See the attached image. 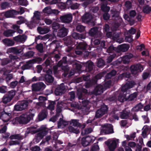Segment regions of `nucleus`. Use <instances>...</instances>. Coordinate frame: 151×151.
<instances>
[{
  "label": "nucleus",
  "mask_w": 151,
  "mask_h": 151,
  "mask_svg": "<svg viewBox=\"0 0 151 151\" xmlns=\"http://www.w3.org/2000/svg\"><path fill=\"white\" fill-rule=\"evenodd\" d=\"M35 113H32L29 114H24L19 117H16L15 119L16 122L21 124H26L33 119Z\"/></svg>",
  "instance_id": "1"
},
{
  "label": "nucleus",
  "mask_w": 151,
  "mask_h": 151,
  "mask_svg": "<svg viewBox=\"0 0 151 151\" xmlns=\"http://www.w3.org/2000/svg\"><path fill=\"white\" fill-rule=\"evenodd\" d=\"M28 103L27 100H23L19 102L14 107V109L17 111H22L27 109Z\"/></svg>",
  "instance_id": "2"
},
{
  "label": "nucleus",
  "mask_w": 151,
  "mask_h": 151,
  "mask_svg": "<svg viewBox=\"0 0 151 151\" xmlns=\"http://www.w3.org/2000/svg\"><path fill=\"white\" fill-rule=\"evenodd\" d=\"M130 70L132 74L135 75L143 70V67L140 64L133 65L130 66Z\"/></svg>",
  "instance_id": "3"
},
{
  "label": "nucleus",
  "mask_w": 151,
  "mask_h": 151,
  "mask_svg": "<svg viewBox=\"0 0 151 151\" xmlns=\"http://www.w3.org/2000/svg\"><path fill=\"white\" fill-rule=\"evenodd\" d=\"M101 132L105 134H109L114 133L113 126L111 124H106L102 126Z\"/></svg>",
  "instance_id": "4"
},
{
  "label": "nucleus",
  "mask_w": 151,
  "mask_h": 151,
  "mask_svg": "<svg viewBox=\"0 0 151 151\" xmlns=\"http://www.w3.org/2000/svg\"><path fill=\"white\" fill-rule=\"evenodd\" d=\"M108 111V108L107 106L105 105H103L100 109L97 110L96 112L95 117L97 118H100L106 114Z\"/></svg>",
  "instance_id": "5"
},
{
  "label": "nucleus",
  "mask_w": 151,
  "mask_h": 151,
  "mask_svg": "<svg viewBox=\"0 0 151 151\" xmlns=\"http://www.w3.org/2000/svg\"><path fill=\"white\" fill-rule=\"evenodd\" d=\"M118 139H109L105 142V144L108 146L110 151H114L117 147V142Z\"/></svg>",
  "instance_id": "6"
},
{
  "label": "nucleus",
  "mask_w": 151,
  "mask_h": 151,
  "mask_svg": "<svg viewBox=\"0 0 151 151\" xmlns=\"http://www.w3.org/2000/svg\"><path fill=\"white\" fill-rule=\"evenodd\" d=\"M94 137L90 136L84 137L82 138L81 139V144L84 147H86L91 143H93Z\"/></svg>",
  "instance_id": "7"
},
{
  "label": "nucleus",
  "mask_w": 151,
  "mask_h": 151,
  "mask_svg": "<svg viewBox=\"0 0 151 151\" xmlns=\"http://www.w3.org/2000/svg\"><path fill=\"white\" fill-rule=\"evenodd\" d=\"M72 18V15L71 14H68L61 16L60 19L62 22L69 24L71 22Z\"/></svg>",
  "instance_id": "8"
},
{
  "label": "nucleus",
  "mask_w": 151,
  "mask_h": 151,
  "mask_svg": "<svg viewBox=\"0 0 151 151\" xmlns=\"http://www.w3.org/2000/svg\"><path fill=\"white\" fill-rule=\"evenodd\" d=\"M45 85L42 82H39L32 84V91H38L44 89Z\"/></svg>",
  "instance_id": "9"
},
{
  "label": "nucleus",
  "mask_w": 151,
  "mask_h": 151,
  "mask_svg": "<svg viewBox=\"0 0 151 151\" xmlns=\"http://www.w3.org/2000/svg\"><path fill=\"white\" fill-rule=\"evenodd\" d=\"M23 51V48L22 47H12L7 49V53H13L14 54L18 55L21 53Z\"/></svg>",
  "instance_id": "10"
},
{
  "label": "nucleus",
  "mask_w": 151,
  "mask_h": 151,
  "mask_svg": "<svg viewBox=\"0 0 151 151\" xmlns=\"http://www.w3.org/2000/svg\"><path fill=\"white\" fill-rule=\"evenodd\" d=\"M41 14V12L38 11H36L34 13L33 17L32 18V22L38 24L40 20Z\"/></svg>",
  "instance_id": "11"
},
{
  "label": "nucleus",
  "mask_w": 151,
  "mask_h": 151,
  "mask_svg": "<svg viewBox=\"0 0 151 151\" xmlns=\"http://www.w3.org/2000/svg\"><path fill=\"white\" fill-rule=\"evenodd\" d=\"M68 31V29L63 27L58 30L57 35L60 37H64L67 35Z\"/></svg>",
  "instance_id": "12"
},
{
  "label": "nucleus",
  "mask_w": 151,
  "mask_h": 151,
  "mask_svg": "<svg viewBox=\"0 0 151 151\" xmlns=\"http://www.w3.org/2000/svg\"><path fill=\"white\" fill-rule=\"evenodd\" d=\"M129 47V45L126 44H123L119 45L117 49H116V52H125L127 51Z\"/></svg>",
  "instance_id": "13"
},
{
  "label": "nucleus",
  "mask_w": 151,
  "mask_h": 151,
  "mask_svg": "<svg viewBox=\"0 0 151 151\" xmlns=\"http://www.w3.org/2000/svg\"><path fill=\"white\" fill-rule=\"evenodd\" d=\"M93 18V16L91 14L86 13L82 16V20L84 22L88 23L91 21Z\"/></svg>",
  "instance_id": "14"
},
{
  "label": "nucleus",
  "mask_w": 151,
  "mask_h": 151,
  "mask_svg": "<svg viewBox=\"0 0 151 151\" xmlns=\"http://www.w3.org/2000/svg\"><path fill=\"white\" fill-rule=\"evenodd\" d=\"M38 32L41 35L45 34L48 33L50 31V29L48 27H38L37 28Z\"/></svg>",
  "instance_id": "15"
},
{
  "label": "nucleus",
  "mask_w": 151,
  "mask_h": 151,
  "mask_svg": "<svg viewBox=\"0 0 151 151\" xmlns=\"http://www.w3.org/2000/svg\"><path fill=\"white\" fill-rule=\"evenodd\" d=\"M65 87L63 84H61L58 87L55 89V93L56 95H59L64 93L65 91Z\"/></svg>",
  "instance_id": "16"
},
{
  "label": "nucleus",
  "mask_w": 151,
  "mask_h": 151,
  "mask_svg": "<svg viewBox=\"0 0 151 151\" xmlns=\"http://www.w3.org/2000/svg\"><path fill=\"white\" fill-rule=\"evenodd\" d=\"M68 124V122L64 120L63 118H60L58 122V128H63Z\"/></svg>",
  "instance_id": "17"
},
{
  "label": "nucleus",
  "mask_w": 151,
  "mask_h": 151,
  "mask_svg": "<svg viewBox=\"0 0 151 151\" xmlns=\"http://www.w3.org/2000/svg\"><path fill=\"white\" fill-rule=\"evenodd\" d=\"M27 36L24 34L19 35L13 38V40L17 42H24L27 39Z\"/></svg>",
  "instance_id": "18"
},
{
  "label": "nucleus",
  "mask_w": 151,
  "mask_h": 151,
  "mask_svg": "<svg viewBox=\"0 0 151 151\" xmlns=\"http://www.w3.org/2000/svg\"><path fill=\"white\" fill-rule=\"evenodd\" d=\"M106 71H103L102 72L99 73L96 76L92 79V83L93 84H96L97 81L98 79H101L104 75L106 73Z\"/></svg>",
  "instance_id": "19"
},
{
  "label": "nucleus",
  "mask_w": 151,
  "mask_h": 151,
  "mask_svg": "<svg viewBox=\"0 0 151 151\" xmlns=\"http://www.w3.org/2000/svg\"><path fill=\"white\" fill-rule=\"evenodd\" d=\"M103 86L99 85L97 86L94 90V93L96 95H99L103 93Z\"/></svg>",
  "instance_id": "20"
},
{
  "label": "nucleus",
  "mask_w": 151,
  "mask_h": 151,
  "mask_svg": "<svg viewBox=\"0 0 151 151\" xmlns=\"http://www.w3.org/2000/svg\"><path fill=\"white\" fill-rule=\"evenodd\" d=\"M17 13L16 11L14 10H10L6 12L4 14V16L7 18L11 17Z\"/></svg>",
  "instance_id": "21"
},
{
  "label": "nucleus",
  "mask_w": 151,
  "mask_h": 151,
  "mask_svg": "<svg viewBox=\"0 0 151 151\" xmlns=\"http://www.w3.org/2000/svg\"><path fill=\"white\" fill-rule=\"evenodd\" d=\"M89 34L90 35L93 36L98 34L100 35V32L98 30L97 27H93L90 30Z\"/></svg>",
  "instance_id": "22"
},
{
  "label": "nucleus",
  "mask_w": 151,
  "mask_h": 151,
  "mask_svg": "<svg viewBox=\"0 0 151 151\" xmlns=\"http://www.w3.org/2000/svg\"><path fill=\"white\" fill-rule=\"evenodd\" d=\"M23 138L24 137L20 134H13L9 137L11 140L17 139L19 140L23 139Z\"/></svg>",
  "instance_id": "23"
},
{
  "label": "nucleus",
  "mask_w": 151,
  "mask_h": 151,
  "mask_svg": "<svg viewBox=\"0 0 151 151\" xmlns=\"http://www.w3.org/2000/svg\"><path fill=\"white\" fill-rule=\"evenodd\" d=\"M33 64L32 63L30 60L27 62L25 64L22 66L21 68L24 70L29 69L32 67Z\"/></svg>",
  "instance_id": "24"
},
{
  "label": "nucleus",
  "mask_w": 151,
  "mask_h": 151,
  "mask_svg": "<svg viewBox=\"0 0 151 151\" xmlns=\"http://www.w3.org/2000/svg\"><path fill=\"white\" fill-rule=\"evenodd\" d=\"M87 47V44L85 42H83L79 43L77 46L76 48L77 49L84 50H86Z\"/></svg>",
  "instance_id": "25"
},
{
  "label": "nucleus",
  "mask_w": 151,
  "mask_h": 151,
  "mask_svg": "<svg viewBox=\"0 0 151 151\" xmlns=\"http://www.w3.org/2000/svg\"><path fill=\"white\" fill-rule=\"evenodd\" d=\"M3 42L5 45L8 46H12L14 44V42L13 40L8 38L3 40Z\"/></svg>",
  "instance_id": "26"
},
{
  "label": "nucleus",
  "mask_w": 151,
  "mask_h": 151,
  "mask_svg": "<svg viewBox=\"0 0 151 151\" xmlns=\"http://www.w3.org/2000/svg\"><path fill=\"white\" fill-rule=\"evenodd\" d=\"M47 112L45 110H42L39 114L38 117L40 121H42L47 116Z\"/></svg>",
  "instance_id": "27"
},
{
  "label": "nucleus",
  "mask_w": 151,
  "mask_h": 151,
  "mask_svg": "<svg viewBox=\"0 0 151 151\" xmlns=\"http://www.w3.org/2000/svg\"><path fill=\"white\" fill-rule=\"evenodd\" d=\"M85 64L86 69H88V71H91L93 70L94 64L91 61L89 60L87 61Z\"/></svg>",
  "instance_id": "28"
},
{
  "label": "nucleus",
  "mask_w": 151,
  "mask_h": 151,
  "mask_svg": "<svg viewBox=\"0 0 151 151\" xmlns=\"http://www.w3.org/2000/svg\"><path fill=\"white\" fill-rule=\"evenodd\" d=\"M15 31L12 29H8L4 31L3 34L4 36L6 37H9L13 36V34Z\"/></svg>",
  "instance_id": "29"
},
{
  "label": "nucleus",
  "mask_w": 151,
  "mask_h": 151,
  "mask_svg": "<svg viewBox=\"0 0 151 151\" xmlns=\"http://www.w3.org/2000/svg\"><path fill=\"white\" fill-rule=\"evenodd\" d=\"M0 118H1L4 122H6L9 120L10 116L9 114H2L1 113H0Z\"/></svg>",
  "instance_id": "30"
},
{
  "label": "nucleus",
  "mask_w": 151,
  "mask_h": 151,
  "mask_svg": "<svg viewBox=\"0 0 151 151\" xmlns=\"http://www.w3.org/2000/svg\"><path fill=\"white\" fill-rule=\"evenodd\" d=\"M50 36L48 34L44 36L39 35L36 37L35 38V41H37L39 40H45L48 39L50 38Z\"/></svg>",
  "instance_id": "31"
},
{
  "label": "nucleus",
  "mask_w": 151,
  "mask_h": 151,
  "mask_svg": "<svg viewBox=\"0 0 151 151\" xmlns=\"http://www.w3.org/2000/svg\"><path fill=\"white\" fill-rule=\"evenodd\" d=\"M79 120L77 119H72L70 122V124L74 127H80L81 124L79 122Z\"/></svg>",
  "instance_id": "32"
},
{
  "label": "nucleus",
  "mask_w": 151,
  "mask_h": 151,
  "mask_svg": "<svg viewBox=\"0 0 151 151\" xmlns=\"http://www.w3.org/2000/svg\"><path fill=\"white\" fill-rule=\"evenodd\" d=\"M12 99L6 94H5L2 98V102L4 104L10 102Z\"/></svg>",
  "instance_id": "33"
},
{
  "label": "nucleus",
  "mask_w": 151,
  "mask_h": 151,
  "mask_svg": "<svg viewBox=\"0 0 151 151\" xmlns=\"http://www.w3.org/2000/svg\"><path fill=\"white\" fill-rule=\"evenodd\" d=\"M131 57V56L129 55H126L122 58V62L124 64L128 63L129 62L130 59Z\"/></svg>",
  "instance_id": "34"
},
{
  "label": "nucleus",
  "mask_w": 151,
  "mask_h": 151,
  "mask_svg": "<svg viewBox=\"0 0 151 151\" xmlns=\"http://www.w3.org/2000/svg\"><path fill=\"white\" fill-rule=\"evenodd\" d=\"M107 2H106L105 3L101 4V9L103 11L107 12L109 11L110 8L109 7L107 6Z\"/></svg>",
  "instance_id": "35"
},
{
  "label": "nucleus",
  "mask_w": 151,
  "mask_h": 151,
  "mask_svg": "<svg viewBox=\"0 0 151 151\" xmlns=\"http://www.w3.org/2000/svg\"><path fill=\"white\" fill-rule=\"evenodd\" d=\"M129 111L125 110L123 111L120 114V117L122 119H126L129 117Z\"/></svg>",
  "instance_id": "36"
},
{
  "label": "nucleus",
  "mask_w": 151,
  "mask_h": 151,
  "mask_svg": "<svg viewBox=\"0 0 151 151\" xmlns=\"http://www.w3.org/2000/svg\"><path fill=\"white\" fill-rule=\"evenodd\" d=\"M142 11L145 14H149L151 12V7L148 5L144 6L143 8Z\"/></svg>",
  "instance_id": "37"
},
{
  "label": "nucleus",
  "mask_w": 151,
  "mask_h": 151,
  "mask_svg": "<svg viewBox=\"0 0 151 151\" xmlns=\"http://www.w3.org/2000/svg\"><path fill=\"white\" fill-rule=\"evenodd\" d=\"M143 107V105L141 103H139L136 106H134L132 110L135 111H138L140 110Z\"/></svg>",
  "instance_id": "38"
},
{
  "label": "nucleus",
  "mask_w": 151,
  "mask_h": 151,
  "mask_svg": "<svg viewBox=\"0 0 151 151\" xmlns=\"http://www.w3.org/2000/svg\"><path fill=\"white\" fill-rule=\"evenodd\" d=\"M92 131V129L91 127H88L82 130L81 134L84 135L91 133Z\"/></svg>",
  "instance_id": "39"
},
{
  "label": "nucleus",
  "mask_w": 151,
  "mask_h": 151,
  "mask_svg": "<svg viewBox=\"0 0 151 151\" xmlns=\"http://www.w3.org/2000/svg\"><path fill=\"white\" fill-rule=\"evenodd\" d=\"M68 129L70 132H73L76 134L79 133V131L78 129H75L72 126H69L68 127Z\"/></svg>",
  "instance_id": "40"
},
{
  "label": "nucleus",
  "mask_w": 151,
  "mask_h": 151,
  "mask_svg": "<svg viewBox=\"0 0 151 151\" xmlns=\"http://www.w3.org/2000/svg\"><path fill=\"white\" fill-rule=\"evenodd\" d=\"M136 133L134 132L133 133L130 135H125V137L128 141L130 140H132L133 139H134L136 137Z\"/></svg>",
  "instance_id": "41"
},
{
  "label": "nucleus",
  "mask_w": 151,
  "mask_h": 151,
  "mask_svg": "<svg viewBox=\"0 0 151 151\" xmlns=\"http://www.w3.org/2000/svg\"><path fill=\"white\" fill-rule=\"evenodd\" d=\"M116 73V71L114 70H112L107 74L106 78L107 79L111 78L112 77L115 76Z\"/></svg>",
  "instance_id": "42"
},
{
  "label": "nucleus",
  "mask_w": 151,
  "mask_h": 151,
  "mask_svg": "<svg viewBox=\"0 0 151 151\" xmlns=\"http://www.w3.org/2000/svg\"><path fill=\"white\" fill-rule=\"evenodd\" d=\"M45 80L48 82L51 83L53 81V78L50 75L46 74L45 76Z\"/></svg>",
  "instance_id": "43"
},
{
  "label": "nucleus",
  "mask_w": 151,
  "mask_h": 151,
  "mask_svg": "<svg viewBox=\"0 0 151 151\" xmlns=\"http://www.w3.org/2000/svg\"><path fill=\"white\" fill-rule=\"evenodd\" d=\"M52 9L50 6H47L45 8L42 10V12L45 14L48 15L51 14Z\"/></svg>",
  "instance_id": "44"
},
{
  "label": "nucleus",
  "mask_w": 151,
  "mask_h": 151,
  "mask_svg": "<svg viewBox=\"0 0 151 151\" xmlns=\"http://www.w3.org/2000/svg\"><path fill=\"white\" fill-rule=\"evenodd\" d=\"M83 2V6L86 7L87 5L92 3L95 0H80Z\"/></svg>",
  "instance_id": "45"
},
{
  "label": "nucleus",
  "mask_w": 151,
  "mask_h": 151,
  "mask_svg": "<svg viewBox=\"0 0 151 151\" xmlns=\"http://www.w3.org/2000/svg\"><path fill=\"white\" fill-rule=\"evenodd\" d=\"M85 27L81 24H78L76 27V30L79 32H81L85 30Z\"/></svg>",
  "instance_id": "46"
},
{
  "label": "nucleus",
  "mask_w": 151,
  "mask_h": 151,
  "mask_svg": "<svg viewBox=\"0 0 151 151\" xmlns=\"http://www.w3.org/2000/svg\"><path fill=\"white\" fill-rule=\"evenodd\" d=\"M55 101H52L50 102L47 106V109L52 111L54 110L55 108Z\"/></svg>",
  "instance_id": "47"
},
{
  "label": "nucleus",
  "mask_w": 151,
  "mask_h": 151,
  "mask_svg": "<svg viewBox=\"0 0 151 151\" xmlns=\"http://www.w3.org/2000/svg\"><path fill=\"white\" fill-rule=\"evenodd\" d=\"M62 106V105L61 104V102H58L56 110V112L57 113V114H58L59 113L61 112Z\"/></svg>",
  "instance_id": "48"
},
{
  "label": "nucleus",
  "mask_w": 151,
  "mask_h": 151,
  "mask_svg": "<svg viewBox=\"0 0 151 151\" xmlns=\"http://www.w3.org/2000/svg\"><path fill=\"white\" fill-rule=\"evenodd\" d=\"M16 94V91L15 90H12L9 91L8 94H6L12 100Z\"/></svg>",
  "instance_id": "49"
},
{
  "label": "nucleus",
  "mask_w": 151,
  "mask_h": 151,
  "mask_svg": "<svg viewBox=\"0 0 151 151\" xmlns=\"http://www.w3.org/2000/svg\"><path fill=\"white\" fill-rule=\"evenodd\" d=\"M137 96V93L136 92L130 95L128 97L127 100L128 101H132L135 99Z\"/></svg>",
  "instance_id": "50"
},
{
  "label": "nucleus",
  "mask_w": 151,
  "mask_h": 151,
  "mask_svg": "<svg viewBox=\"0 0 151 151\" xmlns=\"http://www.w3.org/2000/svg\"><path fill=\"white\" fill-rule=\"evenodd\" d=\"M61 69L62 70H63L65 73L63 74L64 77H65L68 74V72L69 70V67L67 65L66 66H62L61 67Z\"/></svg>",
  "instance_id": "51"
},
{
  "label": "nucleus",
  "mask_w": 151,
  "mask_h": 151,
  "mask_svg": "<svg viewBox=\"0 0 151 151\" xmlns=\"http://www.w3.org/2000/svg\"><path fill=\"white\" fill-rule=\"evenodd\" d=\"M99 147L98 145L96 143L93 144L91 149L90 151H99Z\"/></svg>",
  "instance_id": "52"
},
{
  "label": "nucleus",
  "mask_w": 151,
  "mask_h": 151,
  "mask_svg": "<svg viewBox=\"0 0 151 151\" xmlns=\"http://www.w3.org/2000/svg\"><path fill=\"white\" fill-rule=\"evenodd\" d=\"M47 132L45 131H42L37 134V137L40 139H42L43 137L46 135Z\"/></svg>",
  "instance_id": "53"
},
{
  "label": "nucleus",
  "mask_w": 151,
  "mask_h": 151,
  "mask_svg": "<svg viewBox=\"0 0 151 151\" xmlns=\"http://www.w3.org/2000/svg\"><path fill=\"white\" fill-rule=\"evenodd\" d=\"M116 49H117V47H114L113 45H111L108 48L107 52L109 53H111L113 52L114 51L116 52Z\"/></svg>",
  "instance_id": "54"
},
{
  "label": "nucleus",
  "mask_w": 151,
  "mask_h": 151,
  "mask_svg": "<svg viewBox=\"0 0 151 151\" xmlns=\"http://www.w3.org/2000/svg\"><path fill=\"white\" fill-rule=\"evenodd\" d=\"M126 84L130 89L133 87L136 84L135 82L133 81H128L126 83Z\"/></svg>",
  "instance_id": "55"
},
{
  "label": "nucleus",
  "mask_w": 151,
  "mask_h": 151,
  "mask_svg": "<svg viewBox=\"0 0 151 151\" xmlns=\"http://www.w3.org/2000/svg\"><path fill=\"white\" fill-rule=\"evenodd\" d=\"M125 97V95H123L122 93H120L118 96V99L120 102H123L125 100H126Z\"/></svg>",
  "instance_id": "56"
},
{
  "label": "nucleus",
  "mask_w": 151,
  "mask_h": 151,
  "mask_svg": "<svg viewBox=\"0 0 151 151\" xmlns=\"http://www.w3.org/2000/svg\"><path fill=\"white\" fill-rule=\"evenodd\" d=\"M37 49L40 52L42 53L43 51V47L42 44H40L37 45L36 46Z\"/></svg>",
  "instance_id": "57"
},
{
  "label": "nucleus",
  "mask_w": 151,
  "mask_h": 151,
  "mask_svg": "<svg viewBox=\"0 0 151 151\" xmlns=\"http://www.w3.org/2000/svg\"><path fill=\"white\" fill-rule=\"evenodd\" d=\"M105 64V62L104 60L101 59H99L98 61L97 65L98 67H101L104 66Z\"/></svg>",
  "instance_id": "58"
},
{
  "label": "nucleus",
  "mask_w": 151,
  "mask_h": 151,
  "mask_svg": "<svg viewBox=\"0 0 151 151\" xmlns=\"http://www.w3.org/2000/svg\"><path fill=\"white\" fill-rule=\"evenodd\" d=\"M66 58L64 57L58 63V65L59 66H61L63 64H65L67 63Z\"/></svg>",
  "instance_id": "59"
},
{
  "label": "nucleus",
  "mask_w": 151,
  "mask_h": 151,
  "mask_svg": "<svg viewBox=\"0 0 151 151\" xmlns=\"http://www.w3.org/2000/svg\"><path fill=\"white\" fill-rule=\"evenodd\" d=\"M70 63L71 64H73V65L75 64L76 65V69L78 71L80 70L81 68V65L75 62L71 61L70 62Z\"/></svg>",
  "instance_id": "60"
},
{
  "label": "nucleus",
  "mask_w": 151,
  "mask_h": 151,
  "mask_svg": "<svg viewBox=\"0 0 151 151\" xmlns=\"http://www.w3.org/2000/svg\"><path fill=\"white\" fill-rule=\"evenodd\" d=\"M142 135L144 138H145L147 136V133L148 130V129L146 127H144L142 129Z\"/></svg>",
  "instance_id": "61"
},
{
  "label": "nucleus",
  "mask_w": 151,
  "mask_h": 151,
  "mask_svg": "<svg viewBox=\"0 0 151 151\" xmlns=\"http://www.w3.org/2000/svg\"><path fill=\"white\" fill-rule=\"evenodd\" d=\"M129 89V88L126 83L124 85L122 86L121 90L122 92H126Z\"/></svg>",
  "instance_id": "62"
},
{
  "label": "nucleus",
  "mask_w": 151,
  "mask_h": 151,
  "mask_svg": "<svg viewBox=\"0 0 151 151\" xmlns=\"http://www.w3.org/2000/svg\"><path fill=\"white\" fill-rule=\"evenodd\" d=\"M31 60L33 64H34L35 63H39L42 60V59L40 57H37Z\"/></svg>",
  "instance_id": "63"
},
{
  "label": "nucleus",
  "mask_w": 151,
  "mask_h": 151,
  "mask_svg": "<svg viewBox=\"0 0 151 151\" xmlns=\"http://www.w3.org/2000/svg\"><path fill=\"white\" fill-rule=\"evenodd\" d=\"M11 62V60H9V59H4L2 60L1 62V65H5Z\"/></svg>",
  "instance_id": "64"
}]
</instances>
